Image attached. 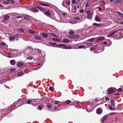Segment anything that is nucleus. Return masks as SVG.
<instances>
[{"label":"nucleus","instance_id":"nucleus-1","mask_svg":"<svg viewBox=\"0 0 123 123\" xmlns=\"http://www.w3.org/2000/svg\"><path fill=\"white\" fill-rule=\"evenodd\" d=\"M26 52H27L28 53H29L30 54H32V55L34 54L33 53H36L39 52H40V50L39 49H34L31 47H29L27 49L26 51Z\"/></svg>","mask_w":123,"mask_h":123},{"label":"nucleus","instance_id":"nucleus-2","mask_svg":"<svg viewBox=\"0 0 123 123\" xmlns=\"http://www.w3.org/2000/svg\"><path fill=\"white\" fill-rule=\"evenodd\" d=\"M93 12H91L88 10H87L86 13L87 15V18L88 19L91 20L92 18L93 15Z\"/></svg>","mask_w":123,"mask_h":123},{"label":"nucleus","instance_id":"nucleus-3","mask_svg":"<svg viewBox=\"0 0 123 123\" xmlns=\"http://www.w3.org/2000/svg\"><path fill=\"white\" fill-rule=\"evenodd\" d=\"M1 18H3V20H2V22L3 23H6L7 22L6 21H4L5 20H9V17L6 15H4L3 16H1Z\"/></svg>","mask_w":123,"mask_h":123},{"label":"nucleus","instance_id":"nucleus-4","mask_svg":"<svg viewBox=\"0 0 123 123\" xmlns=\"http://www.w3.org/2000/svg\"><path fill=\"white\" fill-rule=\"evenodd\" d=\"M38 53H35L34 54V55L33 57L34 59H37V57H39V56L40 57L42 56V54L41 53V51L40 53H39V52Z\"/></svg>","mask_w":123,"mask_h":123},{"label":"nucleus","instance_id":"nucleus-5","mask_svg":"<svg viewBox=\"0 0 123 123\" xmlns=\"http://www.w3.org/2000/svg\"><path fill=\"white\" fill-rule=\"evenodd\" d=\"M24 64V63L23 61H20L17 62L16 64V65L17 67H21L23 66Z\"/></svg>","mask_w":123,"mask_h":123},{"label":"nucleus","instance_id":"nucleus-6","mask_svg":"<svg viewBox=\"0 0 123 123\" xmlns=\"http://www.w3.org/2000/svg\"><path fill=\"white\" fill-rule=\"evenodd\" d=\"M4 46L5 49L8 47V46L4 42H2L0 44V47L2 48H3V47Z\"/></svg>","mask_w":123,"mask_h":123},{"label":"nucleus","instance_id":"nucleus-7","mask_svg":"<svg viewBox=\"0 0 123 123\" xmlns=\"http://www.w3.org/2000/svg\"><path fill=\"white\" fill-rule=\"evenodd\" d=\"M114 90L112 88H110L108 89L107 91V93L108 94H110L113 93L114 92Z\"/></svg>","mask_w":123,"mask_h":123},{"label":"nucleus","instance_id":"nucleus-8","mask_svg":"<svg viewBox=\"0 0 123 123\" xmlns=\"http://www.w3.org/2000/svg\"><path fill=\"white\" fill-rule=\"evenodd\" d=\"M92 107V106L91 105H88L87 106V111L88 112H90L92 111L93 110Z\"/></svg>","mask_w":123,"mask_h":123},{"label":"nucleus","instance_id":"nucleus-9","mask_svg":"<svg viewBox=\"0 0 123 123\" xmlns=\"http://www.w3.org/2000/svg\"><path fill=\"white\" fill-rule=\"evenodd\" d=\"M31 10L32 11L35 12H38V9L36 8L32 7L31 8Z\"/></svg>","mask_w":123,"mask_h":123},{"label":"nucleus","instance_id":"nucleus-10","mask_svg":"<svg viewBox=\"0 0 123 123\" xmlns=\"http://www.w3.org/2000/svg\"><path fill=\"white\" fill-rule=\"evenodd\" d=\"M108 116V115H105L103 117L101 120V122L102 123H103L104 121L107 118Z\"/></svg>","mask_w":123,"mask_h":123},{"label":"nucleus","instance_id":"nucleus-11","mask_svg":"<svg viewBox=\"0 0 123 123\" xmlns=\"http://www.w3.org/2000/svg\"><path fill=\"white\" fill-rule=\"evenodd\" d=\"M37 7L41 11L43 12L44 13V12H45V9L44 8L39 6H37Z\"/></svg>","mask_w":123,"mask_h":123},{"label":"nucleus","instance_id":"nucleus-12","mask_svg":"<svg viewBox=\"0 0 123 123\" xmlns=\"http://www.w3.org/2000/svg\"><path fill=\"white\" fill-rule=\"evenodd\" d=\"M44 14L47 16L49 17L50 16L51 14V12L49 11H48L46 12L45 11V12H44Z\"/></svg>","mask_w":123,"mask_h":123},{"label":"nucleus","instance_id":"nucleus-13","mask_svg":"<svg viewBox=\"0 0 123 123\" xmlns=\"http://www.w3.org/2000/svg\"><path fill=\"white\" fill-rule=\"evenodd\" d=\"M96 111L97 114H101L102 112V111L101 109H100L99 108H98L97 109Z\"/></svg>","mask_w":123,"mask_h":123},{"label":"nucleus","instance_id":"nucleus-14","mask_svg":"<svg viewBox=\"0 0 123 123\" xmlns=\"http://www.w3.org/2000/svg\"><path fill=\"white\" fill-rule=\"evenodd\" d=\"M10 62L11 64L12 65H14L16 64L15 61L14 60H11Z\"/></svg>","mask_w":123,"mask_h":123},{"label":"nucleus","instance_id":"nucleus-15","mask_svg":"<svg viewBox=\"0 0 123 123\" xmlns=\"http://www.w3.org/2000/svg\"><path fill=\"white\" fill-rule=\"evenodd\" d=\"M95 20L98 21L100 22L101 21V19L98 17L96 16L95 17Z\"/></svg>","mask_w":123,"mask_h":123},{"label":"nucleus","instance_id":"nucleus-16","mask_svg":"<svg viewBox=\"0 0 123 123\" xmlns=\"http://www.w3.org/2000/svg\"><path fill=\"white\" fill-rule=\"evenodd\" d=\"M105 39V38L103 36L98 37L97 38V40H102Z\"/></svg>","mask_w":123,"mask_h":123},{"label":"nucleus","instance_id":"nucleus-17","mask_svg":"<svg viewBox=\"0 0 123 123\" xmlns=\"http://www.w3.org/2000/svg\"><path fill=\"white\" fill-rule=\"evenodd\" d=\"M115 33V31H112L107 36V37H111Z\"/></svg>","mask_w":123,"mask_h":123},{"label":"nucleus","instance_id":"nucleus-18","mask_svg":"<svg viewBox=\"0 0 123 123\" xmlns=\"http://www.w3.org/2000/svg\"><path fill=\"white\" fill-rule=\"evenodd\" d=\"M62 41L63 43H66L69 42V41L67 39L64 38L62 40Z\"/></svg>","mask_w":123,"mask_h":123},{"label":"nucleus","instance_id":"nucleus-19","mask_svg":"<svg viewBox=\"0 0 123 123\" xmlns=\"http://www.w3.org/2000/svg\"><path fill=\"white\" fill-rule=\"evenodd\" d=\"M66 0H63L62 2V5L64 7H66L67 5L66 4Z\"/></svg>","mask_w":123,"mask_h":123},{"label":"nucleus","instance_id":"nucleus-20","mask_svg":"<svg viewBox=\"0 0 123 123\" xmlns=\"http://www.w3.org/2000/svg\"><path fill=\"white\" fill-rule=\"evenodd\" d=\"M24 18L25 19L29 20L30 19V17L28 15H25L24 16Z\"/></svg>","mask_w":123,"mask_h":123},{"label":"nucleus","instance_id":"nucleus-21","mask_svg":"<svg viewBox=\"0 0 123 123\" xmlns=\"http://www.w3.org/2000/svg\"><path fill=\"white\" fill-rule=\"evenodd\" d=\"M123 30L122 29H119L117 30L116 31H115V33L116 32H118L120 34L121 33H122L123 32Z\"/></svg>","mask_w":123,"mask_h":123},{"label":"nucleus","instance_id":"nucleus-22","mask_svg":"<svg viewBox=\"0 0 123 123\" xmlns=\"http://www.w3.org/2000/svg\"><path fill=\"white\" fill-rule=\"evenodd\" d=\"M47 107L48 109H49L51 108L52 106L50 103H48L47 105Z\"/></svg>","mask_w":123,"mask_h":123},{"label":"nucleus","instance_id":"nucleus-23","mask_svg":"<svg viewBox=\"0 0 123 123\" xmlns=\"http://www.w3.org/2000/svg\"><path fill=\"white\" fill-rule=\"evenodd\" d=\"M110 102L112 106H114L115 105V104L114 101L113 99H111L110 100Z\"/></svg>","mask_w":123,"mask_h":123},{"label":"nucleus","instance_id":"nucleus-24","mask_svg":"<svg viewBox=\"0 0 123 123\" xmlns=\"http://www.w3.org/2000/svg\"><path fill=\"white\" fill-rule=\"evenodd\" d=\"M117 14L119 15V16L121 17H122V18H123V14L121 13L120 12H117Z\"/></svg>","mask_w":123,"mask_h":123},{"label":"nucleus","instance_id":"nucleus-25","mask_svg":"<svg viewBox=\"0 0 123 123\" xmlns=\"http://www.w3.org/2000/svg\"><path fill=\"white\" fill-rule=\"evenodd\" d=\"M6 50L7 51H11V52H13L14 51V50L13 49H12L11 48H6Z\"/></svg>","mask_w":123,"mask_h":123},{"label":"nucleus","instance_id":"nucleus-26","mask_svg":"<svg viewBox=\"0 0 123 123\" xmlns=\"http://www.w3.org/2000/svg\"><path fill=\"white\" fill-rule=\"evenodd\" d=\"M48 34H49L51 35H52V36L55 37H58L56 36L54 34L52 33L51 32H49L48 33Z\"/></svg>","mask_w":123,"mask_h":123},{"label":"nucleus","instance_id":"nucleus-27","mask_svg":"<svg viewBox=\"0 0 123 123\" xmlns=\"http://www.w3.org/2000/svg\"><path fill=\"white\" fill-rule=\"evenodd\" d=\"M15 38L14 36H12L9 37V39L10 41H13L14 40Z\"/></svg>","mask_w":123,"mask_h":123},{"label":"nucleus","instance_id":"nucleus-28","mask_svg":"<svg viewBox=\"0 0 123 123\" xmlns=\"http://www.w3.org/2000/svg\"><path fill=\"white\" fill-rule=\"evenodd\" d=\"M24 74V73L22 72L18 73V76H20Z\"/></svg>","mask_w":123,"mask_h":123},{"label":"nucleus","instance_id":"nucleus-29","mask_svg":"<svg viewBox=\"0 0 123 123\" xmlns=\"http://www.w3.org/2000/svg\"><path fill=\"white\" fill-rule=\"evenodd\" d=\"M42 36L45 38H46L48 37V35L46 33H43L42 34Z\"/></svg>","mask_w":123,"mask_h":123},{"label":"nucleus","instance_id":"nucleus-30","mask_svg":"<svg viewBox=\"0 0 123 123\" xmlns=\"http://www.w3.org/2000/svg\"><path fill=\"white\" fill-rule=\"evenodd\" d=\"M63 48L66 49H70L72 48V47L68 46H65L63 47Z\"/></svg>","mask_w":123,"mask_h":123},{"label":"nucleus","instance_id":"nucleus-31","mask_svg":"<svg viewBox=\"0 0 123 123\" xmlns=\"http://www.w3.org/2000/svg\"><path fill=\"white\" fill-rule=\"evenodd\" d=\"M52 39L54 41H57L59 42H60L61 41L60 39L57 38H53Z\"/></svg>","mask_w":123,"mask_h":123},{"label":"nucleus","instance_id":"nucleus-32","mask_svg":"<svg viewBox=\"0 0 123 123\" xmlns=\"http://www.w3.org/2000/svg\"><path fill=\"white\" fill-rule=\"evenodd\" d=\"M94 38H92L87 40L88 42H93L94 41Z\"/></svg>","mask_w":123,"mask_h":123},{"label":"nucleus","instance_id":"nucleus-33","mask_svg":"<svg viewBox=\"0 0 123 123\" xmlns=\"http://www.w3.org/2000/svg\"><path fill=\"white\" fill-rule=\"evenodd\" d=\"M101 4L102 5H106V3L105 1H102L100 2Z\"/></svg>","mask_w":123,"mask_h":123},{"label":"nucleus","instance_id":"nucleus-34","mask_svg":"<svg viewBox=\"0 0 123 123\" xmlns=\"http://www.w3.org/2000/svg\"><path fill=\"white\" fill-rule=\"evenodd\" d=\"M69 34L71 35H72L74 33V32L72 30L70 31L69 32Z\"/></svg>","mask_w":123,"mask_h":123},{"label":"nucleus","instance_id":"nucleus-35","mask_svg":"<svg viewBox=\"0 0 123 123\" xmlns=\"http://www.w3.org/2000/svg\"><path fill=\"white\" fill-rule=\"evenodd\" d=\"M35 38L36 39L39 40L41 39V38L37 36H36L35 37Z\"/></svg>","mask_w":123,"mask_h":123},{"label":"nucleus","instance_id":"nucleus-36","mask_svg":"<svg viewBox=\"0 0 123 123\" xmlns=\"http://www.w3.org/2000/svg\"><path fill=\"white\" fill-rule=\"evenodd\" d=\"M80 18L79 17H76L75 18H74V19L75 20H78L80 19Z\"/></svg>","mask_w":123,"mask_h":123},{"label":"nucleus","instance_id":"nucleus-37","mask_svg":"<svg viewBox=\"0 0 123 123\" xmlns=\"http://www.w3.org/2000/svg\"><path fill=\"white\" fill-rule=\"evenodd\" d=\"M29 32L31 34H33L35 33V32L34 31L32 30H30L29 31Z\"/></svg>","mask_w":123,"mask_h":123},{"label":"nucleus","instance_id":"nucleus-38","mask_svg":"<svg viewBox=\"0 0 123 123\" xmlns=\"http://www.w3.org/2000/svg\"><path fill=\"white\" fill-rule=\"evenodd\" d=\"M49 89L50 91H52L54 90V88L53 87L51 86L49 87Z\"/></svg>","mask_w":123,"mask_h":123},{"label":"nucleus","instance_id":"nucleus-39","mask_svg":"<svg viewBox=\"0 0 123 123\" xmlns=\"http://www.w3.org/2000/svg\"><path fill=\"white\" fill-rule=\"evenodd\" d=\"M6 81L5 80H1V81H0V84H1L4 82H5Z\"/></svg>","mask_w":123,"mask_h":123},{"label":"nucleus","instance_id":"nucleus-40","mask_svg":"<svg viewBox=\"0 0 123 123\" xmlns=\"http://www.w3.org/2000/svg\"><path fill=\"white\" fill-rule=\"evenodd\" d=\"M86 44L88 46H91L92 45V43H91L87 42L86 43Z\"/></svg>","mask_w":123,"mask_h":123},{"label":"nucleus","instance_id":"nucleus-41","mask_svg":"<svg viewBox=\"0 0 123 123\" xmlns=\"http://www.w3.org/2000/svg\"><path fill=\"white\" fill-rule=\"evenodd\" d=\"M85 46H78V48L82 49L85 48Z\"/></svg>","mask_w":123,"mask_h":123},{"label":"nucleus","instance_id":"nucleus-42","mask_svg":"<svg viewBox=\"0 0 123 123\" xmlns=\"http://www.w3.org/2000/svg\"><path fill=\"white\" fill-rule=\"evenodd\" d=\"M3 4L5 5H8L9 4V3L6 1H5L3 3Z\"/></svg>","mask_w":123,"mask_h":123},{"label":"nucleus","instance_id":"nucleus-43","mask_svg":"<svg viewBox=\"0 0 123 123\" xmlns=\"http://www.w3.org/2000/svg\"><path fill=\"white\" fill-rule=\"evenodd\" d=\"M79 37V36L78 35H74L73 36L74 38H78Z\"/></svg>","mask_w":123,"mask_h":123},{"label":"nucleus","instance_id":"nucleus-44","mask_svg":"<svg viewBox=\"0 0 123 123\" xmlns=\"http://www.w3.org/2000/svg\"><path fill=\"white\" fill-rule=\"evenodd\" d=\"M66 102L67 104H69L71 102V101L69 100H67L66 101Z\"/></svg>","mask_w":123,"mask_h":123},{"label":"nucleus","instance_id":"nucleus-45","mask_svg":"<svg viewBox=\"0 0 123 123\" xmlns=\"http://www.w3.org/2000/svg\"><path fill=\"white\" fill-rule=\"evenodd\" d=\"M109 109L111 110H113L115 109H113L112 107L111 106H110L109 107Z\"/></svg>","mask_w":123,"mask_h":123},{"label":"nucleus","instance_id":"nucleus-46","mask_svg":"<svg viewBox=\"0 0 123 123\" xmlns=\"http://www.w3.org/2000/svg\"><path fill=\"white\" fill-rule=\"evenodd\" d=\"M19 30L21 33L23 32L24 31V30L22 28L19 29Z\"/></svg>","mask_w":123,"mask_h":123},{"label":"nucleus","instance_id":"nucleus-47","mask_svg":"<svg viewBox=\"0 0 123 123\" xmlns=\"http://www.w3.org/2000/svg\"><path fill=\"white\" fill-rule=\"evenodd\" d=\"M60 102L56 101H55L54 103L55 105H57L59 103H60Z\"/></svg>","mask_w":123,"mask_h":123},{"label":"nucleus","instance_id":"nucleus-48","mask_svg":"<svg viewBox=\"0 0 123 123\" xmlns=\"http://www.w3.org/2000/svg\"><path fill=\"white\" fill-rule=\"evenodd\" d=\"M65 45L64 44H59L58 45H57V46L59 47H61V46H64Z\"/></svg>","mask_w":123,"mask_h":123},{"label":"nucleus","instance_id":"nucleus-49","mask_svg":"<svg viewBox=\"0 0 123 123\" xmlns=\"http://www.w3.org/2000/svg\"><path fill=\"white\" fill-rule=\"evenodd\" d=\"M41 4L44 6H49V5L47 4H44L43 3H41Z\"/></svg>","mask_w":123,"mask_h":123},{"label":"nucleus","instance_id":"nucleus-50","mask_svg":"<svg viewBox=\"0 0 123 123\" xmlns=\"http://www.w3.org/2000/svg\"><path fill=\"white\" fill-rule=\"evenodd\" d=\"M70 23L72 24H75L77 23V21L74 20H72Z\"/></svg>","mask_w":123,"mask_h":123},{"label":"nucleus","instance_id":"nucleus-51","mask_svg":"<svg viewBox=\"0 0 123 123\" xmlns=\"http://www.w3.org/2000/svg\"><path fill=\"white\" fill-rule=\"evenodd\" d=\"M16 70L15 68H10V70L11 71H13Z\"/></svg>","mask_w":123,"mask_h":123},{"label":"nucleus","instance_id":"nucleus-52","mask_svg":"<svg viewBox=\"0 0 123 123\" xmlns=\"http://www.w3.org/2000/svg\"><path fill=\"white\" fill-rule=\"evenodd\" d=\"M49 44L51 45H55L56 44V43H50Z\"/></svg>","mask_w":123,"mask_h":123},{"label":"nucleus","instance_id":"nucleus-53","mask_svg":"<svg viewBox=\"0 0 123 123\" xmlns=\"http://www.w3.org/2000/svg\"><path fill=\"white\" fill-rule=\"evenodd\" d=\"M70 1H68L67 2H66V5H67L68 6L69 5H70Z\"/></svg>","mask_w":123,"mask_h":123},{"label":"nucleus","instance_id":"nucleus-54","mask_svg":"<svg viewBox=\"0 0 123 123\" xmlns=\"http://www.w3.org/2000/svg\"><path fill=\"white\" fill-rule=\"evenodd\" d=\"M33 58V57H29L27 58L26 59H28L29 60H31Z\"/></svg>","mask_w":123,"mask_h":123},{"label":"nucleus","instance_id":"nucleus-55","mask_svg":"<svg viewBox=\"0 0 123 123\" xmlns=\"http://www.w3.org/2000/svg\"><path fill=\"white\" fill-rule=\"evenodd\" d=\"M119 2V1L118 0H115L114 3L115 4H116L117 3Z\"/></svg>","mask_w":123,"mask_h":123},{"label":"nucleus","instance_id":"nucleus-56","mask_svg":"<svg viewBox=\"0 0 123 123\" xmlns=\"http://www.w3.org/2000/svg\"><path fill=\"white\" fill-rule=\"evenodd\" d=\"M15 36L16 37L18 38L20 36V35L19 34H16L15 35Z\"/></svg>","mask_w":123,"mask_h":123},{"label":"nucleus","instance_id":"nucleus-57","mask_svg":"<svg viewBox=\"0 0 123 123\" xmlns=\"http://www.w3.org/2000/svg\"><path fill=\"white\" fill-rule=\"evenodd\" d=\"M122 33H121L120 34L119 36L120 37V38H122L123 36V35H122Z\"/></svg>","mask_w":123,"mask_h":123},{"label":"nucleus","instance_id":"nucleus-58","mask_svg":"<svg viewBox=\"0 0 123 123\" xmlns=\"http://www.w3.org/2000/svg\"><path fill=\"white\" fill-rule=\"evenodd\" d=\"M97 8L99 9V10L100 11H102V9L100 7L98 6L97 7Z\"/></svg>","mask_w":123,"mask_h":123},{"label":"nucleus","instance_id":"nucleus-59","mask_svg":"<svg viewBox=\"0 0 123 123\" xmlns=\"http://www.w3.org/2000/svg\"><path fill=\"white\" fill-rule=\"evenodd\" d=\"M93 25L95 26H98V24L96 23H94L93 24Z\"/></svg>","mask_w":123,"mask_h":123},{"label":"nucleus","instance_id":"nucleus-60","mask_svg":"<svg viewBox=\"0 0 123 123\" xmlns=\"http://www.w3.org/2000/svg\"><path fill=\"white\" fill-rule=\"evenodd\" d=\"M123 91V90H122V89L121 88H119L117 90V91L118 92L121 91Z\"/></svg>","mask_w":123,"mask_h":123},{"label":"nucleus","instance_id":"nucleus-61","mask_svg":"<svg viewBox=\"0 0 123 123\" xmlns=\"http://www.w3.org/2000/svg\"><path fill=\"white\" fill-rule=\"evenodd\" d=\"M37 108L39 110H41L42 109V108H41L39 106H38Z\"/></svg>","mask_w":123,"mask_h":123},{"label":"nucleus","instance_id":"nucleus-62","mask_svg":"<svg viewBox=\"0 0 123 123\" xmlns=\"http://www.w3.org/2000/svg\"><path fill=\"white\" fill-rule=\"evenodd\" d=\"M105 99L106 101H107L108 100H109V97H106L105 98Z\"/></svg>","mask_w":123,"mask_h":123},{"label":"nucleus","instance_id":"nucleus-63","mask_svg":"<svg viewBox=\"0 0 123 123\" xmlns=\"http://www.w3.org/2000/svg\"><path fill=\"white\" fill-rule=\"evenodd\" d=\"M72 2L73 4H74L76 3V1L75 0H72Z\"/></svg>","mask_w":123,"mask_h":123},{"label":"nucleus","instance_id":"nucleus-64","mask_svg":"<svg viewBox=\"0 0 123 123\" xmlns=\"http://www.w3.org/2000/svg\"><path fill=\"white\" fill-rule=\"evenodd\" d=\"M80 13H82L84 12V10L83 9H82L80 10Z\"/></svg>","mask_w":123,"mask_h":123}]
</instances>
